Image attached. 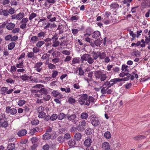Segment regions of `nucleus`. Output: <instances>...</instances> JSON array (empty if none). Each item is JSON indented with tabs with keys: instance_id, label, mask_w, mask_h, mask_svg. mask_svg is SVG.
<instances>
[{
	"instance_id": "nucleus-9",
	"label": "nucleus",
	"mask_w": 150,
	"mask_h": 150,
	"mask_svg": "<svg viewBox=\"0 0 150 150\" xmlns=\"http://www.w3.org/2000/svg\"><path fill=\"white\" fill-rule=\"evenodd\" d=\"M110 146L109 143L104 142L102 144V148L103 150H110Z\"/></svg>"
},
{
	"instance_id": "nucleus-1",
	"label": "nucleus",
	"mask_w": 150,
	"mask_h": 150,
	"mask_svg": "<svg viewBox=\"0 0 150 150\" xmlns=\"http://www.w3.org/2000/svg\"><path fill=\"white\" fill-rule=\"evenodd\" d=\"M81 60L83 61H85L90 64H92L94 62V60L90 54H84L81 57Z\"/></svg>"
},
{
	"instance_id": "nucleus-47",
	"label": "nucleus",
	"mask_w": 150,
	"mask_h": 150,
	"mask_svg": "<svg viewBox=\"0 0 150 150\" xmlns=\"http://www.w3.org/2000/svg\"><path fill=\"white\" fill-rule=\"evenodd\" d=\"M88 116V115L87 113L83 112L81 115V118L83 119H86Z\"/></svg>"
},
{
	"instance_id": "nucleus-6",
	"label": "nucleus",
	"mask_w": 150,
	"mask_h": 150,
	"mask_svg": "<svg viewBox=\"0 0 150 150\" xmlns=\"http://www.w3.org/2000/svg\"><path fill=\"white\" fill-rule=\"evenodd\" d=\"M109 87H103L101 90V93L103 94L106 93L108 94H111L112 91L111 89H109Z\"/></svg>"
},
{
	"instance_id": "nucleus-5",
	"label": "nucleus",
	"mask_w": 150,
	"mask_h": 150,
	"mask_svg": "<svg viewBox=\"0 0 150 150\" xmlns=\"http://www.w3.org/2000/svg\"><path fill=\"white\" fill-rule=\"evenodd\" d=\"M6 112L7 113H9L10 115H15L17 113V110L15 108H11V107L7 106L6 108Z\"/></svg>"
},
{
	"instance_id": "nucleus-32",
	"label": "nucleus",
	"mask_w": 150,
	"mask_h": 150,
	"mask_svg": "<svg viewBox=\"0 0 150 150\" xmlns=\"http://www.w3.org/2000/svg\"><path fill=\"white\" fill-rule=\"evenodd\" d=\"M16 43L15 42H12L9 44L8 45V49L9 50L13 49L15 46Z\"/></svg>"
},
{
	"instance_id": "nucleus-40",
	"label": "nucleus",
	"mask_w": 150,
	"mask_h": 150,
	"mask_svg": "<svg viewBox=\"0 0 150 150\" xmlns=\"http://www.w3.org/2000/svg\"><path fill=\"white\" fill-rule=\"evenodd\" d=\"M81 135L79 133H76L74 136V138L76 140H79L81 138Z\"/></svg>"
},
{
	"instance_id": "nucleus-58",
	"label": "nucleus",
	"mask_w": 150,
	"mask_h": 150,
	"mask_svg": "<svg viewBox=\"0 0 150 150\" xmlns=\"http://www.w3.org/2000/svg\"><path fill=\"white\" fill-rule=\"evenodd\" d=\"M119 5L117 4H111L110 6L111 8L113 9H115V8H117L119 7Z\"/></svg>"
},
{
	"instance_id": "nucleus-15",
	"label": "nucleus",
	"mask_w": 150,
	"mask_h": 150,
	"mask_svg": "<svg viewBox=\"0 0 150 150\" xmlns=\"http://www.w3.org/2000/svg\"><path fill=\"white\" fill-rule=\"evenodd\" d=\"M47 18L49 20V21L51 22L55 21L56 19L55 17H52V15L50 13H47Z\"/></svg>"
},
{
	"instance_id": "nucleus-29",
	"label": "nucleus",
	"mask_w": 150,
	"mask_h": 150,
	"mask_svg": "<svg viewBox=\"0 0 150 150\" xmlns=\"http://www.w3.org/2000/svg\"><path fill=\"white\" fill-rule=\"evenodd\" d=\"M37 37H38V38H43L44 37H45L46 35L45 32L43 31H41L40 32L37 34Z\"/></svg>"
},
{
	"instance_id": "nucleus-24",
	"label": "nucleus",
	"mask_w": 150,
	"mask_h": 150,
	"mask_svg": "<svg viewBox=\"0 0 150 150\" xmlns=\"http://www.w3.org/2000/svg\"><path fill=\"white\" fill-rule=\"evenodd\" d=\"M99 52V59H104L106 57V54L105 52H101L98 51Z\"/></svg>"
},
{
	"instance_id": "nucleus-10",
	"label": "nucleus",
	"mask_w": 150,
	"mask_h": 150,
	"mask_svg": "<svg viewBox=\"0 0 150 150\" xmlns=\"http://www.w3.org/2000/svg\"><path fill=\"white\" fill-rule=\"evenodd\" d=\"M42 63L41 62H38L35 66V68L36 70L38 72H40L42 70V68H41V66L42 65Z\"/></svg>"
},
{
	"instance_id": "nucleus-38",
	"label": "nucleus",
	"mask_w": 150,
	"mask_h": 150,
	"mask_svg": "<svg viewBox=\"0 0 150 150\" xmlns=\"http://www.w3.org/2000/svg\"><path fill=\"white\" fill-rule=\"evenodd\" d=\"M46 113L43 111H41L39 112L38 117L39 118H43L45 116Z\"/></svg>"
},
{
	"instance_id": "nucleus-11",
	"label": "nucleus",
	"mask_w": 150,
	"mask_h": 150,
	"mask_svg": "<svg viewBox=\"0 0 150 150\" xmlns=\"http://www.w3.org/2000/svg\"><path fill=\"white\" fill-rule=\"evenodd\" d=\"M27 133V130L25 129H22L19 130L17 135L19 137H21L25 135Z\"/></svg>"
},
{
	"instance_id": "nucleus-53",
	"label": "nucleus",
	"mask_w": 150,
	"mask_h": 150,
	"mask_svg": "<svg viewBox=\"0 0 150 150\" xmlns=\"http://www.w3.org/2000/svg\"><path fill=\"white\" fill-rule=\"evenodd\" d=\"M17 69L16 67L15 66H11L9 71L12 74H13L16 70Z\"/></svg>"
},
{
	"instance_id": "nucleus-26",
	"label": "nucleus",
	"mask_w": 150,
	"mask_h": 150,
	"mask_svg": "<svg viewBox=\"0 0 150 150\" xmlns=\"http://www.w3.org/2000/svg\"><path fill=\"white\" fill-rule=\"evenodd\" d=\"M39 92L41 94V95H45L47 94L48 91L47 89L44 88H41L40 89Z\"/></svg>"
},
{
	"instance_id": "nucleus-35",
	"label": "nucleus",
	"mask_w": 150,
	"mask_h": 150,
	"mask_svg": "<svg viewBox=\"0 0 150 150\" xmlns=\"http://www.w3.org/2000/svg\"><path fill=\"white\" fill-rule=\"evenodd\" d=\"M80 62V59L79 58L75 57L74 58L72 61V64H75L79 63Z\"/></svg>"
},
{
	"instance_id": "nucleus-12",
	"label": "nucleus",
	"mask_w": 150,
	"mask_h": 150,
	"mask_svg": "<svg viewBox=\"0 0 150 150\" xmlns=\"http://www.w3.org/2000/svg\"><path fill=\"white\" fill-rule=\"evenodd\" d=\"M76 115L75 114H72L71 115H67V117L69 120L70 121L73 122L76 118Z\"/></svg>"
},
{
	"instance_id": "nucleus-37",
	"label": "nucleus",
	"mask_w": 150,
	"mask_h": 150,
	"mask_svg": "<svg viewBox=\"0 0 150 150\" xmlns=\"http://www.w3.org/2000/svg\"><path fill=\"white\" fill-rule=\"evenodd\" d=\"M148 35L149 36L148 37L147 36H145V40L146 41V44H149V43L150 42V30L148 32Z\"/></svg>"
},
{
	"instance_id": "nucleus-25",
	"label": "nucleus",
	"mask_w": 150,
	"mask_h": 150,
	"mask_svg": "<svg viewBox=\"0 0 150 150\" xmlns=\"http://www.w3.org/2000/svg\"><path fill=\"white\" fill-rule=\"evenodd\" d=\"M91 140L90 139H87L85 140L84 144L85 146H89L91 143Z\"/></svg>"
},
{
	"instance_id": "nucleus-63",
	"label": "nucleus",
	"mask_w": 150,
	"mask_h": 150,
	"mask_svg": "<svg viewBox=\"0 0 150 150\" xmlns=\"http://www.w3.org/2000/svg\"><path fill=\"white\" fill-rule=\"evenodd\" d=\"M35 55L34 53L33 52H29L27 55V57L28 58H31L34 57Z\"/></svg>"
},
{
	"instance_id": "nucleus-46",
	"label": "nucleus",
	"mask_w": 150,
	"mask_h": 150,
	"mask_svg": "<svg viewBox=\"0 0 150 150\" xmlns=\"http://www.w3.org/2000/svg\"><path fill=\"white\" fill-rule=\"evenodd\" d=\"M39 128L38 127H35L31 129L30 133L31 134L33 135L35 132H37Z\"/></svg>"
},
{
	"instance_id": "nucleus-51",
	"label": "nucleus",
	"mask_w": 150,
	"mask_h": 150,
	"mask_svg": "<svg viewBox=\"0 0 150 150\" xmlns=\"http://www.w3.org/2000/svg\"><path fill=\"white\" fill-rule=\"evenodd\" d=\"M37 16V14L34 13H32L30 15L29 19L30 20H32L34 18Z\"/></svg>"
},
{
	"instance_id": "nucleus-42",
	"label": "nucleus",
	"mask_w": 150,
	"mask_h": 150,
	"mask_svg": "<svg viewBox=\"0 0 150 150\" xmlns=\"http://www.w3.org/2000/svg\"><path fill=\"white\" fill-rule=\"evenodd\" d=\"M26 101L24 100L21 99L18 102V105L21 106L25 103Z\"/></svg>"
},
{
	"instance_id": "nucleus-7",
	"label": "nucleus",
	"mask_w": 150,
	"mask_h": 150,
	"mask_svg": "<svg viewBox=\"0 0 150 150\" xmlns=\"http://www.w3.org/2000/svg\"><path fill=\"white\" fill-rule=\"evenodd\" d=\"M116 79V78L113 79H111L109 81H106L104 82V85L108 86V87H111L112 86L115 84H116L117 82H115L114 81V79Z\"/></svg>"
},
{
	"instance_id": "nucleus-62",
	"label": "nucleus",
	"mask_w": 150,
	"mask_h": 150,
	"mask_svg": "<svg viewBox=\"0 0 150 150\" xmlns=\"http://www.w3.org/2000/svg\"><path fill=\"white\" fill-rule=\"evenodd\" d=\"M79 30L78 29H74V28H72L71 29V32L74 35H76Z\"/></svg>"
},
{
	"instance_id": "nucleus-27",
	"label": "nucleus",
	"mask_w": 150,
	"mask_h": 150,
	"mask_svg": "<svg viewBox=\"0 0 150 150\" xmlns=\"http://www.w3.org/2000/svg\"><path fill=\"white\" fill-rule=\"evenodd\" d=\"M102 39H100V38L96 40L94 42L95 45L96 46H100L102 43Z\"/></svg>"
},
{
	"instance_id": "nucleus-23",
	"label": "nucleus",
	"mask_w": 150,
	"mask_h": 150,
	"mask_svg": "<svg viewBox=\"0 0 150 150\" xmlns=\"http://www.w3.org/2000/svg\"><path fill=\"white\" fill-rule=\"evenodd\" d=\"M104 136L107 139H109L111 138V134L110 132L107 131L104 133Z\"/></svg>"
},
{
	"instance_id": "nucleus-17",
	"label": "nucleus",
	"mask_w": 150,
	"mask_h": 150,
	"mask_svg": "<svg viewBox=\"0 0 150 150\" xmlns=\"http://www.w3.org/2000/svg\"><path fill=\"white\" fill-rule=\"evenodd\" d=\"M15 25L14 23H8L6 25V28L8 30L13 29L15 27Z\"/></svg>"
},
{
	"instance_id": "nucleus-41",
	"label": "nucleus",
	"mask_w": 150,
	"mask_h": 150,
	"mask_svg": "<svg viewBox=\"0 0 150 150\" xmlns=\"http://www.w3.org/2000/svg\"><path fill=\"white\" fill-rule=\"evenodd\" d=\"M30 40L33 43H35L37 41L39 40V39L37 36H33L31 38Z\"/></svg>"
},
{
	"instance_id": "nucleus-19",
	"label": "nucleus",
	"mask_w": 150,
	"mask_h": 150,
	"mask_svg": "<svg viewBox=\"0 0 150 150\" xmlns=\"http://www.w3.org/2000/svg\"><path fill=\"white\" fill-rule=\"evenodd\" d=\"M31 76H28L27 74H25L24 75L21 76L20 78L23 81H25L29 80L31 79Z\"/></svg>"
},
{
	"instance_id": "nucleus-64",
	"label": "nucleus",
	"mask_w": 150,
	"mask_h": 150,
	"mask_svg": "<svg viewBox=\"0 0 150 150\" xmlns=\"http://www.w3.org/2000/svg\"><path fill=\"white\" fill-rule=\"evenodd\" d=\"M64 139L67 140L71 138V136L69 133H66L64 136Z\"/></svg>"
},
{
	"instance_id": "nucleus-39",
	"label": "nucleus",
	"mask_w": 150,
	"mask_h": 150,
	"mask_svg": "<svg viewBox=\"0 0 150 150\" xmlns=\"http://www.w3.org/2000/svg\"><path fill=\"white\" fill-rule=\"evenodd\" d=\"M9 125L8 122L7 121H4L2 122L1 127L6 129Z\"/></svg>"
},
{
	"instance_id": "nucleus-49",
	"label": "nucleus",
	"mask_w": 150,
	"mask_h": 150,
	"mask_svg": "<svg viewBox=\"0 0 150 150\" xmlns=\"http://www.w3.org/2000/svg\"><path fill=\"white\" fill-rule=\"evenodd\" d=\"M58 72L56 70H53L52 71V77L54 78L56 77L58 74Z\"/></svg>"
},
{
	"instance_id": "nucleus-45",
	"label": "nucleus",
	"mask_w": 150,
	"mask_h": 150,
	"mask_svg": "<svg viewBox=\"0 0 150 150\" xmlns=\"http://www.w3.org/2000/svg\"><path fill=\"white\" fill-rule=\"evenodd\" d=\"M47 65L48 68L51 69H56V67L55 65L51 63H48Z\"/></svg>"
},
{
	"instance_id": "nucleus-33",
	"label": "nucleus",
	"mask_w": 150,
	"mask_h": 150,
	"mask_svg": "<svg viewBox=\"0 0 150 150\" xmlns=\"http://www.w3.org/2000/svg\"><path fill=\"white\" fill-rule=\"evenodd\" d=\"M57 116L58 119L61 120L65 117L66 115L64 113L61 112L59 113Z\"/></svg>"
},
{
	"instance_id": "nucleus-54",
	"label": "nucleus",
	"mask_w": 150,
	"mask_h": 150,
	"mask_svg": "<svg viewBox=\"0 0 150 150\" xmlns=\"http://www.w3.org/2000/svg\"><path fill=\"white\" fill-rule=\"evenodd\" d=\"M79 18V17L77 15L73 16L71 17L70 19L72 21H75L78 20Z\"/></svg>"
},
{
	"instance_id": "nucleus-48",
	"label": "nucleus",
	"mask_w": 150,
	"mask_h": 150,
	"mask_svg": "<svg viewBox=\"0 0 150 150\" xmlns=\"http://www.w3.org/2000/svg\"><path fill=\"white\" fill-rule=\"evenodd\" d=\"M57 140L59 143H63L65 141V140L64 136H60L58 137Z\"/></svg>"
},
{
	"instance_id": "nucleus-13",
	"label": "nucleus",
	"mask_w": 150,
	"mask_h": 150,
	"mask_svg": "<svg viewBox=\"0 0 150 150\" xmlns=\"http://www.w3.org/2000/svg\"><path fill=\"white\" fill-rule=\"evenodd\" d=\"M130 77V76H128L122 79L116 78V79L114 80V81H115V82H117V83L122 81H125L129 80V79Z\"/></svg>"
},
{
	"instance_id": "nucleus-4",
	"label": "nucleus",
	"mask_w": 150,
	"mask_h": 150,
	"mask_svg": "<svg viewBox=\"0 0 150 150\" xmlns=\"http://www.w3.org/2000/svg\"><path fill=\"white\" fill-rule=\"evenodd\" d=\"M87 122L85 120H83L79 123L77 127V128L79 131H82L86 128Z\"/></svg>"
},
{
	"instance_id": "nucleus-2",
	"label": "nucleus",
	"mask_w": 150,
	"mask_h": 150,
	"mask_svg": "<svg viewBox=\"0 0 150 150\" xmlns=\"http://www.w3.org/2000/svg\"><path fill=\"white\" fill-rule=\"evenodd\" d=\"M95 74L96 78L97 79H99L100 81H104L106 79V75L103 74L101 71H96Z\"/></svg>"
},
{
	"instance_id": "nucleus-30",
	"label": "nucleus",
	"mask_w": 150,
	"mask_h": 150,
	"mask_svg": "<svg viewBox=\"0 0 150 150\" xmlns=\"http://www.w3.org/2000/svg\"><path fill=\"white\" fill-rule=\"evenodd\" d=\"M17 19L18 20H20L22 19L24 16V14L23 13L21 12L16 15Z\"/></svg>"
},
{
	"instance_id": "nucleus-61",
	"label": "nucleus",
	"mask_w": 150,
	"mask_h": 150,
	"mask_svg": "<svg viewBox=\"0 0 150 150\" xmlns=\"http://www.w3.org/2000/svg\"><path fill=\"white\" fill-rule=\"evenodd\" d=\"M68 101L69 103L71 104L75 103L76 102L75 99L72 97H70L69 98Z\"/></svg>"
},
{
	"instance_id": "nucleus-16",
	"label": "nucleus",
	"mask_w": 150,
	"mask_h": 150,
	"mask_svg": "<svg viewBox=\"0 0 150 150\" xmlns=\"http://www.w3.org/2000/svg\"><path fill=\"white\" fill-rule=\"evenodd\" d=\"M129 67L127 65L124 64L122 65L121 70L125 73H128L129 71L128 69V68Z\"/></svg>"
},
{
	"instance_id": "nucleus-20",
	"label": "nucleus",
	"mask_w": 150,
	"mask_h": 150,
	"mask_svg": "<svg viewBox=\"0 0 150 150\" xmlns=\"http://www.w3.org/2000/svg\"><path fill=\"white\" fill-rule=\"evenodd\" d=\"M52 134H50L48 133H45L43 135V139L44 140H48L51 137V136H52Z\"/></svg>"
},
{
	"instance_id": "nucleus-31",
	"label": "nucleus",
	"mask_w": 150,
	"mask_h": 150,
	"mask_svg": "<svg viewBox=\"0 0 150 150\" xmlns=\"http://www.w3.org/2000/svg\"><path fill=\"white\" fill-rule=\"evenodd\" d=\"M146 137L144 135H138L133 137V139L135 140H141L145 138Z\"/></svg>"
},
{
	"instance_id": "nucleus-43",
	"label": "nucleus",
	"mask_w": 150,
	"mask_h": 150,
	"mask_svg": "<svg viewBox=\"0 0 150 150\" xmlns=\"http://www.w3.org/2000/svg\"><path fill=\"white\" fill-rule=\"evenodd\" d=\"M43 99L46 101L49 100L51 98V96L49 95L46 94L43 95Z\"/></svg>"
},
{
	"instance_id": "nucleus-34",
	"label": "nucleus",
	"mask_w": 150,
	"mask_h": 150,
	"mask_svg": "<svg viewBox=\"0 0 150 150\" xmlns=\"http://www.w3.org/2000/svg\"><path fill=\"white\" fill-rule=\"evenodd\" d=\"M15 147V144L14 143H12L8 144L7 146V149L8 150H12L14 149Z\"/></svg>"
},
{
	"instance_id": "nucleus-60",
	"label": "nucleus",
	"mask_w": 150,
	"mask_h": 150,
	"mask_svg": "<svg viewBox=\"0 0 150 150\" xmlns=\"http://www.w3.org/2000/svg\"><path fill=\"white\" fill-rule=\"evenodd\" d=\"M49 55L47 54H44L42 57L41 58L43 60H48L49 59Z\"/></svg>"
},
{
	"instance_id": "nucleus-28",
	"label": "nucleus",
	"mask_w": 150,
	"mask_h": 150,
	"mask_svg": "<svg viewBox=\"0 0 150 150\" xmlns=\"http://www.w3.org/2000/svg\"><path fill=\"white\" fill-rule=\"evenodd\" d=\"M76 144V141L74 139L69 140L68 142V145L70 146H74Z\"/></svg>"
},
{
	"instance_id": "nucleus-21",
	"label": "nucleus",
	"mask_w": 150,
	"mask_h": 150,
	"mask_svg": "<svg viewBox=\"0 0 150 150\" xmlns=\"http://www.w3.org/2000/svg\"><path fill=\"white\" fill-rule=\"evenodd\" d=\"M58 39L52 40V46L54 47H56L59 45L60 42L58 40Z\"/></svg>"
},
{
	"instance_id": "nucleus-56",
	"label": "nucleus",
	"mask_w": 150,
	"mask_h": 150,
	"mask_svg": "<svg viewBox=\"0 0 150 150\" xmlns=\"http://www.w3.org/2000/svg\"><path fill=\"white\" fill-rule=\"evenodd\" d=\"M79 70V74L80 76H82L84 74V72L82 68L80 67L78 68Z\"/></svg>"
},
{
	"instance_id": "nucleus-36",
	"label": "nucleus",
	"mask_w": 150,
	"mask_h": 150,
	"mask_svg": "<svg viewBox=\"0 0 150 150\" xmlns=\"http://www.w3.org/2000/svg\"><path fill=\"white\" fill-rule=\"evenodd\" d=\"M8 90V89L7 87H2L1 89V94L3 95H6V93Z\"/></svg>"
},
{
	"instance_id": "nucleus-18",
	"label": "nucleus",
	"mask_w": 150,
	"mask_h": 150,
	"mask_svg": "<svg viewBox=\"0 0 150 150\" xmlns=\"http://www.w3.org/2000/svg\"><path fill=\"white\" fill-rule=\"evenodd\" d=\"M100 35V33L98 31H96L92 34V37L93 38H97Z\"/></svg>"
},
{
	"instance_id": "nucleus-3",
	"label": "nucleus",
	"mask_w": 150,
	"mask_h": 150,
	"mask_svg": "<svg viewBox=\"0 0 150 150\" xmlns=\"http://www.w3.org/2000/svg\"><path fill=\"white\" fill-rule=\"evenodd\" d=\"M88 95L86 94H83L81 95V97L79 98L78 102L81 105H86V101L88 99Z\"/></svg>"
},
{
	"instance_id": "nucleus-59",
	"label": "nucleus",
	"mask_w": 150,
	"mask_h": 150,
	"mask_svg": "<svg viewBox=\"0 0 150 150\" xmlns=\"http://www.w3.org/2000/svg\"><path fill=\"white\" fill-rule=\"evenodd\" d=\"M23 61H22L20 63L17 64L16 65V67L18 68H21L24 67V65H23Z\"/></svg>"
},
{
	"instance_id": "nucleus-8",
	"label": "nucleus",
	"mask_w": 150,
	"mask_h": 150,
	"mask_svg": "<svg viewBox=\"0 0 150 150\" xmlns=\"http://www.w3.org/2000/svg\"><path fill=\"white\" fill-rule=\"evenodd\" d=\"M91 123L93 125L97 127L100 125V122L98 118H94L92 119Z\"/></svg>"
},
{
	"instance_id": "nucleus-50",
	"label": "nucleus",
	"mask_w": 150,
	"mask_h": 150,
	"mask_svg": "<svg viewBox=\"0 0 150 150\" xmlns=\"http://www.w3.org/2000/svg\"><path fill=\"white\" fill-rule=\"evenodd\" d=\"M45 43L44 41H40L38 42L36 44V46L38 47H40Z\"/></svg>"
},
{
	"instance_id": "nucleus-22",
	"label": "nucleus",
	"mask_w": 150,
	"mask_h": 150,
	"mask_svg": "<svg viewBox=\"0 0 150 150\" xmlns=\"http://www.w3.org/2000/svg\"><path fill=\"white\" fill-rule=\"evenodd\" d=\"M92 57L94 60L97 59L99 57L98 51L94 52L91 53Z\"/></svg>"
},
{
	"instance_id": "nucleus-44",
	"label": "nucleus",
	"mask_w": 150,
	"mask_h": 150,
	"mask_svg": "<svg viewBox=\"0 0 150 150\" xmlns=\"http://www.w3.org/2000/svg\"><path fill=\"white\" fill-rule=\"evenodd\" d=\"M61 90L62 91H64L66 93H69L71 91V89L69 88L66 87V88H61Z\"/></svg>"
},
{
	"instance_id": "nucleus-55",
	"label": "nucleus",
	"mask_w": 150,
	"mask_h": 150,
	"mask_svg": "<svg viewBox=\"0 0 150 150\" xmlns=\"http://www.w3.org/2000/svg\"><path fill=\"white\" fill-rule=\"evenodd\" d=\"M57 118H58V116L55 114H53L50 116V120L52 121L55 120Z\"/></svg>"
},
{
	"instance_id": "nucleus-14",
	"label": "nucleus",
	"mask_w": 150,
	"mask_h": 150,
	"mask_svg": "<svg viewBox=\"0 0 150 150\" xmlns=\"http://www.w3.org/2000/svg\"><path fill=\"white\" fill-rule=\"evenodd\" d=\"M95 99L92 96H89L86 101V105H89L91 102H93Z\"/></svg>"
},
{
	"instance_id": "nucleus-57",
	"label": "nucleus",
	"mask_w": 150,
	"mask_h": 150,
	"mask_svg": "<svg viewBox=\"0 0 150 150\" xmlns=\"http://www.w3.org/2000/svg\"><path fill=\"white\" fill-rule=\"evenodd\" d=\"M59 92L57 91L53 90L51 94L52 96L54 97H57L58 96V95L59 93Z\"/></svg>"
},
{
	"instance_id": "nucleus-52",
	"label": "nucleus",
	"mask_w": 150,
	"mask_h": 150,
	"mask_svg": "<svg viewBox=\"0 0 150 150\" xmlns=\"http://www.w3.org/2000/svg\"><path fill=\"white\" fill-rule=\"evenodd\" d=\"M39 122L37 119H33L31 121V123L33 125H37L39 123Z\"/></svg>"
}]
</instances>
